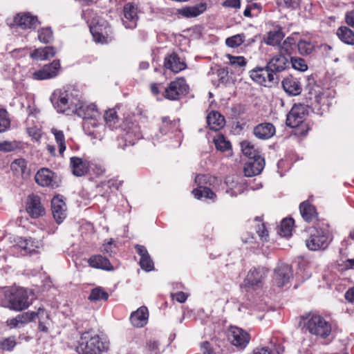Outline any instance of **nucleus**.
<instances>
[{
	"label": "nucleus",
	"instance_id": "nucleus-1",
	"mask_svg": "<svg viewBox=\"0 0 354 354\" xmlns=\"http://www.w3.org/2000/svg\"><path fill=\"white\" fill-rule=\"evenodd\" d=\"M331 240L332 236L328 225L318 223L309 229V236L306 240V245L312 251L325 250Z\"/></svg>",
	"mask_w": 354,
	"mask_h": 354
},
{
	"label": "nucleus",
	"instance_id": "nucleus-2",
	"mask_svg": "<svg viewBox=\"0 0 354 354\" xmlns=\"http://www.w3.org/2000/svg\"><path fill=\"white\" fill-rule=\"evenodd\" d=\"M109 342L102 340L99 335L89 337L88 333L81 335V342L76 348L78 354H100L109 349Z\"/></svg>",
	"mask_w": 354,
	"mask_h": 354
},
{
	"label": "nucleus",
	"instance_id": "nucleus-3",
	"mask_svg": "<svg viewBox=\"0 0 354 354\" xmlns=\"http://www.w3.org/2000/svg\"><path fill=\"white\" fill-rule=\"evenodd\" d=\"M79 99L75 98L72 92L65 89H57L50 96V101L59 113H74Z\"/></svg>",
	"mask_w": 354,
	"mask_h": 354
},
{
	"label": "nucleus",
	"instance_id": "nucleus-4",
	"mask_svg": "<svg viewBox=\"0 0 354 354\" xmlns=\"http://www.w3.org/2000/svg\"><path fill=\"white\" fill-rule=\"evenodd\" d=\"M6 306L15 311H22L27 309L32 304L27 290L24 288L12 289L6 294Z\"/></svg>",
	"mask_w": 354,
	"mask_h": 354
},
{
	"label": "nucleus",
	"instance_id": "nucleus-5",
	"mask_svg": "<svg viewBox=\"0 0 354 354\" xmlns=\"http://www.w3.org/2000/svg\"><path fill=\"white\" fill-rule=\"evenodd\" d=\"M73 111L74 113L85 121L84 123V127L89 124L93 127L97 126L98 120L100 118V113L95 104H88L79 100Z\"/></svg>",
	"mask_w": 354,
	"mask_h": 354
},
{
	"label": "nucleus",
	"instance_id": "nucleus-6",
	"mask_svg": "<svg viewBox=\"0 0 354 354\" xmlns=\"http://www.w3.org/2000/svg\"><path fill=\"white\" fill-rule=\"evenodd\" d=\"M305 328L308 332L322 338H326L331 333V326L320 315L310 316L305 324Z\"/></svg>",
	"mask_w": 354,
	"mask_h": 354
},
{
	"label": "nucleus",
	"instance_id": "nucleus-7",
	"mask_svg": "<svg viewBox=\"0 0 354 354\" xmlns=\"http://www.w3.org/2000/svg\"><path fill=\"white\" fill-rule=\"evenodd\" d=\"M304 113L301 106H293L286 118L287 126L297 128V133L301 136H305L308 131L307 124L303 122Z\"/></svg>",
	"mask_w": 354,
	"mask_h": 354
},
{
	"label": "nucleus",
	"instance_id": "nucleus-8",
	"mask_svg": "<svg viewBox=\"0 0 354 354\" xmlns=\"http://www.w3.org/2000/svg\"><path fill=\"white\" fill-rule=\"evenodd\" d=\"M60 70V62L55 59L50 64H45L41 69L31 73L30 77L35 80L53 79L59 75Z\"/></svg>",
	"mask_w": 354,
	"mask_h": 354
},
{
	"label": "nucleus",
	"instance_id": "nucleus-9",
	"mask_svg": "<svg viewBox=\"0 0 354 354\" xmlns=\"http://www.w3.org/2000/svg\"><path fill=\"white\" fill-rule=\"evenodd\" d=\"M250 76L252 80L264 86H271L272 84L277 82V75L270 71L267 66L252 70Z\"/></svg>",
	"mask_w": 354,
	"mask_h": 354
},
{
	"label": "nucleus",
	"instance_id": "nucleus-10",
	"mask_svg": "<svg viewBox=\"0 0 354 354\" xmlns=\"http://www.w3.org/2000/svg\"><path fill=\"white\" fill-rule=\"evenodd\" d=\"M189 86L184 78H177L170 82L165 88V97L170 100H176L188 93Z\"/></svg>",
	"mask_w": 354,
	"mask_h": 354
},
{
	"label": "nucleus",
	"instance_id": "nucleus-11",
	"mask_svg": "<svg viewBox=\"0 0 354 354\" xmlns=\"http://www.w3.org/2000/svg\"><path fill=\"white\" fill-rule=\"evenodd\" d=\"M267 273L268 271L264 268L259 267L251 269L244 280L245 286L252 290L261 288Z\"/></svg>",
	"mask_w": 354,
	"mask_h": 354
},
{
	"label": "nucleus",
	"instance_id": "nucleus-12",
	"mask_svg": "<svg viewBox=\"0 0 354 354\" xmlns=\"http://www.w3.org/2000/svg\"><path fill=\"white\" fill-rule=\"evenodd\" d=\"M228 340L236 347L244 348L248 344L250 337L244 330L236 326H231L228 330Z\"/></svg>",
	"mask_w": 354,
	"mask_h": 354
},
{
	"label": "nucleus",
	"instance_id": "nucleus-13",
	"mask_svg": "<svg viewBox=\"0 0 354 354\" xmlns=\"http://www.w3.org/2000/svg\"><path fill=\"white\" fill-rule=\"evenodd\" d=\"M16 245L24 252V254L32 255L39 252L43 248L41 241L29 238L19 237L16 241Z\"/></svg>",
	"mask_w": 354,
	"mask_h": 354
},
{
	"label": "nucleus",
	"instance_id": "nucleus-14",
	"mask_svg": "<svg viewBox=\"0 0 354 354\" xmlns=\"http://www.w3.org/2000/svg\"><path fill=\"white\" fill-rule=\"evenodd\" d=\"M292 277L291 267L286 263H279L274 270L273 282L277 287L281 288L288 283Z\"/></svg>",
	"mask_w": 354,
	"mask_h": 354
},
{
	"label": "nucleus",
	"instance_id": "nucleus-15",
	"mask_svg": "<svg viewBox=\"0 0 354 354\" xmlns=\"http://www.w3.org/2000/svg\"><path fill=\"white\" fill-rule=\"evenodd\" d=\"M14 23L24 30L35 29L40 24L37 17L30 12L18 13L14 18Z\"/></svg>",
	"mask_w": 354,
	"mask_h": 354
},
{
	"label": "nucleus",
	"instance_id": "nucleus-16",
	"mask_svg": "<svg viewBox=\"0 0 354 354\" xmlns=\"http://www.w3.org/2000/svg\"><path fill=\"white\" fill-rule=\"evenodd\" d=\"M209 179L207 175H197L195 178V183L198 184V187L192 191L195 198L200 199L203 197L205 198L212 199L216 197V194L208 187L203 186V184H206Z\"/></svg>",
	"mask_w": 354,
	"mask_h": 354
},
{
	"label": "nucleus",
	"instance_id": "nucleus-17",
	"mask_svg": "<svg viewBox=\"0 0 354 354\" xmlns=\"http://www.w3.org/2000/svg\"><path fill=\"white\" fill-rule=\"evenodd\" d=\"M124 18L122 23L126 28L133 29L137 26L138 20V8L132 3H128L123 8Z\"/></svg>",
	"mask_w": 354,
	"mask_h": 354
},
{
	"label": "nucleus",
	"instance_id": "nucleus-18",
	"mask_svg": "<svg viewBox=\"0 0 354 354\" xmlns=\"http://www.w3.org/2000/svg\"><path fill=\"white\" fill-rule=\"evenodd\" d=\"M264 166L265 160L261 156L249 159L243 167L244 174L247 177L258 175L262 171Z\"/></svg>",
	"mask_w": 354,
	"mask_h": 354
},
{
	"label": "nucleus",
	"instance_id": "nucleus-19",
	"mask_svg": "<svg viewBox=\"0 0 354 354\" xmlns=\"http://www.w3.org/2000/svg\"><path fill=\"white\" fill-rule=\"evenodd\" d=\"M26 212L32 218H38L44 214V208L41 204L40 198L37 195H30L26 202Z\"/></svg>",
	"mask_w": 354,
	"mask_h": 354
},
{
	"label": "nucleus",
	"instance_id": "nucleus-20",
	"mask_svg": "<svg viewBox=\"0 0 354 354\" xmlns=\"http://www.w3.org/2000/svg\"><path fill=\"white\" fill-rule=\"evenodd\" d=\"M35 181L42 187H57L54 173L46 168L39 170L35 175Z\"/></svg>",
	"mask_w": 354,
	"mask_h": 354
},
{
	"label": "nucleus",
	"instance_id": "nucleus-21",
	"mask_svg": "<svg viewBox=\"0 0 354 354\" xmlns=\"http://www.w3.org/2000/svg\"><path fill=\"white\" fill-rule=\"evenodd\" d=\"M149 319V311L147 307L141 306L136 311L131 313L130 322L131 324L136 328H142L145 326Z\"/></svg>",
	"mask_w": 354,
	"mask_h": 354
},
{
	"label": "nucleus",
	"instance_id": "nucleus-22",
	"mask_svg": "<svg viewBox=\"0 0 354 354\" xmlns=\"http://www.w3.org/2000/svg\"><path fill=\"white\" fill-rule=\"evenodd\" d=\"M102 25L96 24L90 26V31L93 35V39L95 42L101 44H107L111 41V38L109 37L108 32L110 28L104 26L102 29Z\"/></svg>",
	"mask_w": 354,
	"mask_h": 354
},
{
	"label": "nucleus",
	"instance_id": "nucleus-23",
	"mask_svg": "<svg viewBox=\"0 0 354 354\" xmlns=\"http://www.w3.org/2000/svg\"><path fill=\"white\" fill-rule=\"evenodd\" d=\"M70 167L73 175L82 176L88 172L89 162L86 160L74 156L70 159Z\"/></svg>",
	"mask_w": 354,
	"mask_h": 354
},
{
	"label": "nucleus",
	"instance_id": "nucleus-24",
	"mask_svg": "<svg viewBox=\"0 0 354 354\" xmlns=\"http://www.w3.org/2000/svg\"><path fill=\"white\" fill-rule=\"evenodd\" d=\"M138 254L140 257V266L141 268L147 272L153 270V261L151 259L147 248L141 245H136L135 246Z\"/></svg>",
	"mask_w": 354,
	"mask_h": 354
},
{
	"label": "nucleus",
	"instance_id": "nucleus-25",
	"mask_svg": "<svg viewBox=\"0 0 354 354\" xmlns=\"http://www.w3.org/2000/svg\"><path fill=\"white\" fill-rule=\"evenodd\" d=\"M34 320L33 311H28L6 321L10 328H20Z\"/></svg>",
	"mask_w": 354,
	"mask_h": 354
},
{
	"label": "nucleus",
	"instance_id": "nucleus-26",
	"mask_svg": "<svg viewBox=\"0 0 354 354\" xmlns=\"http://www.w3.org/2000/svg\"><path fill=\"white\" fill-rule=\"evenodd\" d=\"M164 66L166 68L169 69L176 73L185 69L186 68V64L185 62L181 61L178 55L175 53L165 57Z\"/></svg>",
	"mask_w": 354,
	"mask_h": 354
},
{
	"label": "nucleus",
	"instance_id": "nucleus-27",
	"mask_svg": "<svg viewBox=\"0 0 354 354\" xmlns=\"http://www.w3.org/2000/svg\"><path fill=\"white\" fill-rule=\"evenodd\" d=\"M52 213L57 223L66 218L65 203L59 196H55L51 201Z\"/></svg>",
	"mask_w": 354,
	"mask_h": 354
},
{
	"label": "nucleus",
	"instance_id": "nucleus-28",
	"mask_svg": "<svg viewBox=\"0 0 354 354\" xmlns=\"http://www.w3.org/2000/svg\"><path fill=\"white\" fill-rule=\"evenodd\" d=\"M254 134L259 139L267 140L273 136L275 128L271 123H261L254 129Z\"/></svg>",
	"mask_w": 354,
	"mask_h": 354
},
{
	"label": "nucleus",
	"instance_id": "nucleus-29",
	"mask_svg": "<svg viewBox=\"0 0 354 354\" xmlns=\"http://www.w3.org/2000/svg\"><path fill=\"white\" fill-rule=\"evenodd\" d=\"M288 61L286 57L281 53L274 56L268 63L267 66L270 71L275 73L281 72L286 69Z\"/></svg>",
	"mask_w": 354,
	"mask_h": 354
},
{
	"label": "nucleus",
	"instance_id": "nucleus-30",
	"mask_svg": "<svg viewBox=\"0 0 354 354\" xmlns=\"http://www.w3.org/2000/svg\"><path fill=\"white\" fill-rule=\"evenodd\" d=\"M284 91L291 95H297L301 92L300 82L292 76L287 77L282 81Z\"/></svg>",
	"mask_w": 354,
	"mask_h": 354
},
{
	"label": "nucleus",
	"instance_id": "nucleus-31",
	"mask_svg": "<svg viewBox=\"0 0 354 354\" xmlns=\"http://www.w3.org/2000/svg\"><path fill=\"white\" fill-rule=\"evenodd\" d=\"M33 314L34 319L37 318L39 320V330L44 333H48L51 322L49 313L44 308H39L37 312H33Z\"/></svg>",
	"mask_w": 354,
	"mask_h": 354
},
{
	"label": "nucleus",
	"instance_id": "nucleus-32",
	"mask_svg": "<svg viewBox=\"0 0 354 354\" xmlns=\"http://www.w3.org/2000/svg\"><path fill=\"white\" fill-rule=\"evenodd\" d=\"M88 263L90 266L95 268L102 269L109 271L113 270V267L111 266L109 260L100 254L91 257L88 261Z\"/></svg>",
	"mask_w": 354,
	"mask_h": 354
},
{
	"label": "nucleus",
	"instance_id": "nucleus-33",
	"mask_svg": "<svg viewBox=\"0 0 354 354\" xmlns=\"http://www.w3.org/2000/svg\"><path fill=\"white\" fill-rule=\"evenodd\" d=\"M206 10L205 3H200L194 6H187L178 10V14L186 18L196 17L203 13Z\"/></svg>",
	"mask_w": 354,
	"mask_h": 354
},
{
	"label": "nucleus",
	"instance_id": "nucleus-34",
	"mask_svg": "<svg viewBox=\"0 0 354 354\" xmlns=\"http://www.w3.org/2000/svg\"><path fill=\"white\" fill-rule=\"evenodd\" d=\"M207 123L210 129L218 131L225 124L224 117L217 111H211L207 117Z\"/></svg>",
	"mask_w": 354,
	"mask_h": 354
},
{
	"label": "nucleus",
	"instance_id": "nucleus-35",
	"mask_svg": "<svg viewBox=\"0 0 354 354\" xmlns=\"http://www.w3.org/2000/svg\"><path fill=\"white\" fill-rule=\"evenodd\" d=\"M284 36L281 28L277 26L268 33L266 42L270 46H278Z\"/></svg>",
	"mask_w": 354,
	"mask_h": 354
},
{
	"label": "nucleus",
	"instance_id": "nucleus-36",
	"mask_svg": "<svg viewBox=\"0 0 354 354\" xmlns=\"http://www.w3.org/2000/svg\"><path fill=\"white\" fill-rule=\"evenodd\" d=\"M337 35L344 43L354 45V32L348 27H339L337 30Z\"/></svg>",
	"mask_w": 354,
	"mask_h": 354
},
{
	"label": "nucleus",
	"instance_id": "nucleus-37",
	"mask_svg": "<svg viewBox=\"0 0 354 354\" xmlns=\"http://www.w3.org/2000/svg\"><path fill=\"white\" fill-rule=\"evenodd\" d=\"M302 218L307 222L313 221L316 216L315 208L308 202H303L299 206Z\"/></svg>",
	"mask_w": 354,
	"mask_h": 354
},
{
	"label": "nucleus",
	"instance_id": "nucleus-38",
	"mask_svg": "<svg viewBox=\"0 0 354 354\" xmlns=\"http://www.w3.org/2000/svg\"><path fill=\"white\" fill-rule=\"evenodd\" d=\"M50 132L55 137V140L58 145L59 153L62 156L66 149L64 133L62 130L55 127L50 129Z\"/></svg>",
	"mask_w": 354,
	"mask_h": 354
},
{
	"label": "nucleus",
	"instance_id": "nucleus-39",
	"mask_svg": "<svg viewBox=\"0 0 354 354\" xmlns=\"http://www.w3.org/2000/svg\"><path fill=\"white\" fill-rule=\"evenodd\" d=\"M10 169L16 175L24 176L26 174L27 162L24 158L16 159L11 163Z\"/></svg>",
	"mask_w": 354,
	"mask_h": 354
},
{
	"label": "nucleus",
	"instance_id": "nucleus-40",
	"mask_svg": "<svg viewBox=\"0 0 354 354\" xmlns=\"http://www.w3.org/2000/svg\"><path fill=\"white\" fill-rule=\"evenodd\" d=\"M241 147L243 153L248 157L249 159L261 156L259 155V151L254 148V146L247 140L241 142Z\"/></svg>",
	"mask_w": 354,
	"mask_h": 354
},
{
	"label": "nucleus",
	"instance_id": "nucleus-41",
	"mask_svg": "<svg viewBox=\"0 0 354 354\" xmlns=\"http://www.w3.org/2000/svg\"><path fill=\"white\" fill-rule=\"evenodd\" d=\"M297 48L301 55H310L315 49V45L309 40L300 39L297 42Z\"/></svg>",
	"mask_w": 354,
	"mask_h": 354
},
{
	"label": "nucleus",
	"instance_id": "nucleus-42",
	"mask_svg": "<svg viewBox=\"0 0 354 354\" xmlns=\"http://www.w3.org/2000/svg\"><path fill=\"white\" fill-rule=\"evenodd\" d=\"M294 220L291 218L283 219L280 225L279 234L282 236H290Z\"/></svg>",
	"mask_w": 354,
	"mask_h": 354
},
{
	"label": "nucleus",
	"instance_id": "nucleus-43",
	"mask_svg": "<svg viewBox=\"0 0 354 354\" xmlns=\"http://www.w3.org/2000/svg\"><path fill=\"white\" fill-rule=\"evenodd\" d=\"M308 99L311 100L313 102L311 104H313V102L317 104H321L322 103L323 99V93L322 92V88L319 86H315L312 88L306 97Z\"/></svg>",
	"mask_w": 354,
	"mask_h": 354
},
{
	"label": "nucleus",
	"instance_id": "nucleus-44",
	"mask_svg": "<svg viewBox=\"0 0 354 354\" xmlns=\"http://www.w3.org/2000/svg\"><path fill=\"white\" fill-rule=\"evenodd\" d=\"M296 41L293 36L288 37L281 44H279L280 53H285L290 55L293 51Z\"/></svg>",
	"mask_w": 354,
	"mask_h": 354
},
{
	"label": "nucleus",
	"instance_id": "nucleus-45",
	"mask_svg": "<svg viewBox=\"0 0 354 354\" xmlns=\"http://www.w3.org/2000/svg\"><path fill=\"white\" fill-rule=\"evenodd\" d=\"M109 295L102 288L97 287L93 288L88 297V299L92 301H96L99 300L106 301L108 299Z\"/></svg>",
	"mask_w": 354,
	"mask_h": 354
},
{
	"label": "nucleus",
	"instance_id": "nucleus-46",
	"mask_svg": "<svg viewBox=\"0 0 354 354\" xmlns=\"http://www.w3.org/2000/svg\"><path fill=\"white\" fill-rule=\"evenodd\" d=\"M53 38V33L50 28H42L38 30V39L41 42L48 44Z\"/></svg>",
	"mask_w": 354,
	"mask_h": 354
},
{
	"label": "nucleus",
	"instance_id": "nucleus-47",
	"mask_svg": "<svg viewBox=\"0 0 354 354\" xmlns=\"http://www.w3.org/2000/svg\"><path fill=\"white\" fill-rule=\"evenodd\" d=\"M245 38V37L244 34H237L227 38L225 40V44L229 47L236 48L243 43Z\"/></svg>",
	"mask_w": 354,
	"mask_h": 354
},
{
	"label": "nucleus",
	"instance_id": "nucleus-48",
	"mask_svg": "<svg viewBox=\"0 0 354 354\" xmlns=\"http://www.w3.org/2000/svg\"><path fill=\"white\" fill-rule=\"evenodd\" d=\"M104 117L106 125L111 129L114 128L115 124L118 122L116 111L113 109L109 110L105 113Z\"/></svg>",
	"mask_w": 354,
	"mask_h": 354
},
{
	"label": "nucleus",
	"instance_id": "nucleus-49",
	"mask_svg": "<svg viewBox=\"0 0 354 354\" xmlns=\"http://www.w3.org/2000/svg\"><path fill=\"white\" fill-rule=\"evenodd\" d=\"M214 143L218 150L225 151L230 148V142L226 140L225 138L221 135L218 136L215 140Z\"/></svg>",
	"mask_w": 354,
	"mask_h": 354
},
{
	"label": "nucleus",
	"instance_id": "nucleus-50",
	"mask_svg": "<svg viewBox=\"0 0 354 354\" xmlns=\"http://www.w3.org/2000/svg\"><path fill=\"white\" fill-rule=\"evenodd\" d=\"M290 62L292 67L300 71H305L308 69V66L305 60L301 57H292Z\"/></svg>",
	"mask_w": 354,
	"mask_h": 354
},
{
	"label": "nucleus",
	"instance_id": "nucleus-51",
	"mask_svg": "<svg viewBox=\"0 0 354 354\" xmlns=\"http://www.w3.org/2000/svg\"><path fill=\"white\" fill-rule=\"evenodd\" d=\"M147 354H160L159 342L155 339H149L146 344Z\"/></svg>",
	"mask_w": 354,
	"mask_h": 354
},
{
	"label": "nucleus",
	"instance_id": "nucleus-52",
	"mask_svg": "<svg viewBox=\"0 0 354 354\" xmlns=\"http://www.w3.org/2000/svg\"><path fill=\"white\" fill-rule=\"evenodd\" d=\"M255 221L257 222L256 232L262 241H267L268 237V232L266 230L264 223H260L261 221L256 218Z\"/></svg>",
	"mask_w": 354,
	"mask_h": 354
},
{
	"label": "nucleus",
	"instance_id": "nucleus-53",
	"mask_svg": "<svg viewBox=\"0 0 354 354\" xmlns=\"http://www.w3.org/2000/svg\"><path fill=\"white\" fill-rule=\"evenodd\" d=\"M16 345L15 337L12 336L0 342V348L6 351H11Z\"/></svg>",
	"mask_w": 354,
	"mask_h": 354
},
{
	"label": "nucleus",
	"instance_id": "nucleus-54",
	"mask_svg": "<svg viewBox=\"0 0 354 354\" xmlns=\"http://www.w3.org/2000/svg\"><path fill=\"white\" fill-rule=\"evenodd\" d=\"M227 57L230 60V64L232 66H239L243 67L246 65L245 59L242 56H232L230 55H227Z\"/></svg>",
	"mask_w": 354,
	"mask_h": 354
},
{
	"label": "nucleus",
	"instance_id": "nucleus-55",
	"mask_svg": "<svg viewBox=\"0 0 354 354\" xmlns=\"http://www.w3.org/2000/svg\"><path fill=\"white\" fill-rule=\"evenodd\" d=\"M10 126V121L7 118V112L0 110V132H4Z\"/></svg>",
	"mask_w": 354,
	"mask_h": 354
},
{
	"label": "nucleus",
	"instance_id": "nucleus-56",
	"mask_svg": "<svg viewBox=\"0 0 354 354\" xmlns=\"http://www.w3.org/2000/svg\"><path fill=\"white\" fill-rule=\"evenodd\" d=\"M17 148L16 142L5 141L0 143V151L4 152L12 151Z\"/></svg>",
	"mask_w": 354,
	"mask_h": 354
},
{
	"label": "nucleus",
	"instance_id": "nucleus-57",
	"mask_svg": "<svg viewBox=\"0 0 354 354\" xmlns=\"http://www.w3.org/2000/svg\"><path fill=\"white\" fill-rule=\"evenodd\" d=\"M217 75L221 83L227 84L229 83L228 71L225 68L218 70Z\"/></svg>",
	"mask_w": 354,
	"mask_h": 354
},
{
	"label": "nucleus",
	"instance_id": "nucleus-58",
	"mask_svg": "<svg viewBox=\"0 0 354 354\" xmlns=\"http://www.w3.org/2000/svg\"><path fill=\"white\" fill-rule=\"evenodd\" d=\"M43 49V59L46 60L53 57L56 53L55 49L53 46H46Z\"/></svg>",
	"mask_w": 354,
	"mask_h": 354
},
{
	"label": "nucleus",
	"instance_id": "nucleus-59",
	"mask_svg": "<svg viewBox=\"0 0 354 354\" xmlns=\"http://www.w3.org/2000/svg\"><path fill=\"white\" fill-rule=\"evenodd\" d=\"M133 135L136 138V139H140V138H142V135H141L140 130L138 128H136V129L132 130L131 131H129L127 133L126 137H125V140L129 141L130 143H131V138Z\"/></svg>",
	"mask_w": 354,
	"mask_h": 354
},
{
	"label": "nucleus",
	"instance_id": "nucleus-60",
	"mask_svg": "<svg viewBox=\"0 0 354 354\" xmlns=\"http://www.w3.org/2000/svg\"><path fill=\"white\" fill-rule=\"evenodd\" d=\"M89 168L93 171V172L97 176H102L104 173V169L102 167L101 165L97 164H89Z\"/></svg>",
	"mask_w": 354,
	"mask_h": 354
},
{
	"label": "nucleus",
	"instance_id": "nucleus-61",
	"mask_svg": "<svg viewBox=\"0 0 354 354\" xmlns=\"http://www.w3.org/2000/svg\"><path fill=\"white\" fill-rule=\"evenodd\" d=\"M187 297L188 295L183 292H178L172 295V297L180 303H184L187 300Z\"/></svg>",
	"mask_w": 354,
	"mask_h": 354
},
{
	"label": "nucleus",
	"instance_id": "nucleus-62",
	"mask_svg": "<svg viewBox=\"0 0 354 354\" xmlns=\"http://www.w3.org/2000/svg\"><path fill=\"white\" fill-rule=\"evenodd\" d=\"M43 54H44V53H43L42 48H37V49L34 50L31 53L30 57L32 59L44 60L43 59Z\"/></svg>",
	"mask_w": 354,
	"mask_h": 354
},
{
	"label": "nucleus",
	"instance_id": "nucleus-63",
	"mask_svg": "<svg viewBox=\"0 0 354 354\" xmlns=\"http://www.w3.org/2000/svg\"><path fill=\"white\" fill-rule=\"evenodd\" d=\"M345 20L348 26L354 28V10L346 12Z\"/></svg>",
	"mask_w": 354,
	"mask_h": 354
},
{
	"label": "nucleus",
	"instance_id": "nucleus-64",
	"mask_svg": "<svg viewBox=\"0 0 354 354\" xmlns=\"http://www.w3.org/2000/svg\"><path fill=\"white\" fill-rule=\"evenodd\" d=\"M201 351L203 354H214V351L212 349L210 344L207 342H205L201 345Z\"/></svg>",
	"mask_w": 354,
	"mask_h": 354
}]
</instances>
